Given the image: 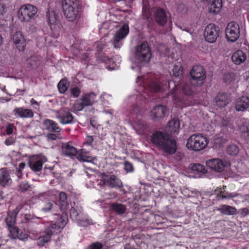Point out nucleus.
<instances>
[{"mask_svg": "<svg viewBox=\"0 0 249 249\" xmlns=\"http://www.w3.org/2000/svg\"><path fill=\"white\" fill-rule=\"evenodd\" d=\"M152 143L165 154H174L177 148L176 141L167 133L157 131L151 136Z\"/></svg>", "mask_w": 249, "mask_h": 249, "instance_id": "nucleus-1", "label": "nucleus"}, {"mask_svg": "<svg viewBox=\"0 0 249 249\" xmlns=\"http://www.w3.org/2000/svg\"><path fill=\"white\" fill-rule=\"evenodd\" d=\"M151 57V52L148 43L143 41L135 49L134 53L135 63L139 68L147 64Z\"/></svg>", "mask_w": 249, "mask_h": 249, "instance_id": "nucleus-2", "label": "nucleus"}, {"mask_svg": "<svg viewBox=\"0 0 249 249\" xmlns=\"http://www.w3.org/2000/svg\"><path fill=\"white\" fill-rule=\"evenodd\" d=\"M208 143L207 139L202 134H193L188 139L186 146L189 150L198 151L205 148Z\"/></svg>", "mask_w": 249, "mask_h": 249, "instance_id": "nucleus-3", "label": "nucleus"}, {"mask_svg": "<svg viewBox=\"0 0 249 249\" xmlns=\"http://www.w3.org/2000/svg\"><path fill=\"white\" fill-rule=\"evenodd\" d=\"M190 74V83L192 85L200 87L204 84L206 78V72L202 66L198 65L194 66Z\"/></svg>", "mask_w": 249, "mask_h": 249, "instance_id": "nucleus-4", "label": "nucleus"}, {"mask_svg": "<svg viewBox=\"0 0 249 249\" xmlns=\"http://www.w3.org/2000/svg\"><path fill=\"white\" fill-rule=\"evenodd\" d=\"M129 33V27L126 24H124L114 34L110 42L115 49H120L123 45V40Z\"/></svg>", "mask_w": 249, "mask_h": 249, "instance_id": "nucleus-5", "label": "nucleus"}, {"mask_svg": "<svg viewBox=\"0 0 249 249\" xmlns=\"http://www.w3.org/2000/svg\"><path fill=\"white\" fill-rule=\"evenodd\" d=\"M46 16L53 36L56 37H57L62 26L56 13L53 9H49L46 13Z\"/></svg>", "mask_w": 249, "mask_h": 249, "instance_id": "nucleus-6", "label": "nucleus"}, {"mask_svg": "<svg viewBox=\"0 0 249 249\" xmlns=\"http://www.w3.org/2000/svg\"><path fill=\"white\" fill-rule=\"evenodd\" d=\"M70 216L74 220L77 221L78 224L80 226L87 227L93 224L91 219L87 218L82 219V209L80 206L75 205L71 206L70 210Z\"/></svg>", "mask_w": 249, "mask_h": 249, "instance_id": "nucleus-7", "label": "nucleus"}, {"mask_svg": "<svg viewBox=\"0 0 249 249\" xmlns=\"http://www.w3.org/2000/svg\"><path fill=\"white\" fill-rule=\"evenodd\" d=\"M68 222V217L66 213H63L62 215L58 217L56 221L50 224L45 230L52 236L60 232Z\"/></svg>", "mask_w": 249, "mask_h": 249, "instance_id": "nucleus-8", "label": "nucleus"}, {"mask_svg": "<svg viewBox=\"0 0 249 249\" xmlns=\"http://www.w3.org/2000/svg\"><path fill=\"white\" fill-rule=\"evenodd\" d=\"M37 12V8L31 4L23 5L18 11V17L21 21L28 22L34 18Z\"/></svg>", "mask_w": 249, "mask_h": 249, "instance_id": "nucleus-9", "label": "nucleus"}, {"mask_svg": "<svg viewBox=\"0 0 249 249\" xmlns=\"http://www.w3.org/2000/svg\"><path fill=\"white\" fill-rule=\"evenodd\" d=\"M96 94L93 92L86 94L73 104V109L75 111H81L85 107L92 106Z\"/></svg>", "mask_w": 249, "mask_h": 249, "instance_id": "nucleus-10", "label": "nucleus"}, {"mask_svg": "<svg viewBox=\"0 0 249 249\" xmlns=\"http://www.w3.org/2000/svg\"><path fill=\"white\" fill-rule=\"evenodd\" d=\"M225 32L227 39L234 42L240 36L239 25L234 21L230 22L227 25Z\"/></svg>", "mask_w": 249, "mask_h": 249, "instance_id": "nucleus-11", "label": "nucleus"}, {"mask_svg": "<svg viewBox=\"0 0 249 249\" xmlns=\"http://www.w3.org/2000/svg\"><path fill=\"white\" fill-rule=\"evenodd\" d=\"M47 161V158L43 156L34 155L29 158L28 163L33 171L37 172L41 170L43 164Z\"/></svg>", "mask_w": 249, "mask_h": 249, "instance_id": "nucleus-12", "label": "nucleus"}, {"mask_svg": "<svg viewBox=\"0 0 249 249\" xmlns=\"http://www.w3.org/2000/svg\"><path fill=\"white\" fill-rule=\"evenodd\" d=\"M219 35V29L213 24H209L205 29L204 36L206 41L214 42Z\"/></svg>", "mask_w": 249, "mask_h": 249, "instance_id": "nucleus-13", "label": "nucleus"}, {"mask_svg": "<svg viewBox=\"0 0 249 249\" xmlns=\"http://www.w3.org/2000/svg\"><path fill=\"white\" fill-rule=\"evenodd\" d=\"M56 118L59 119L62 124H68L72 123L73 117L71 113L67 109L61 108L56 111Z\"/></svg>", "mask_w": 249, "mask_h": 249, "instance_id": "nucleus-14", "label": "nucleus"}, {"mask_svg": "<svg viewBox=\"0 0 249 249\" xmlns=\"http://www.w3.org/2000/svg\"><path fill=\"white\" fill-rule=\"evenodd\" d=\"M167 111V107L165 106L157 105L151 110V118L154 121H158L163 118Z\"/></svg>", "mask_w": 249, "mask_h": 249, "instance_id": "nucleus-15", "label": "nucleus"}, {"mask_svg": "<svg viewBox=\"0 0 249 249\" xmlns=\"http://www.w3.org/2000/svg\"><path fill=\"white\" fill-rule=\"evenodd\" d=\"M179 90H181L183 94L187 96H193L194 95V92L191 88V85L189 83H184L181 85H175L173 90L171 92L173 98H176L177 92Z\"/></svg>", "mask_w": 249, "mask_h": 249, "instance_id": "nucleus-16", "label": "nucleus"}, {"mask_svg": "<svg viewBox=\"0 0 249 249\" xmlns=\"http://www.w3.org/2000/svg\"><path fill=\"white\" fill-rule=\"evenodd\" d=\"M206 163L208 167L218 172H222L225 168V165L223 161L218 159L208 160Z\"/></svg>", "mask_w": 249, "mask_h": 249, "instance_id": "nucleus-17", "label": "nucleus"}, {"mask_svg": "<svg viewBox=\"0 0 249 249\" xmlns=\"http://www.w3.org/2000/svg\"><path fill=\"white\" fill-rule=\"evenodd\" d=\"M13 39L17 48L19 51H23L26 46V43L22 34L19 31H17L13 35Z\"/></svg>", "mask_w": 249, "mask_h": 249, "instance_id": "nucleus-18", "label": "nucleus"}, {"mask_svg": "<svg viewBox=\"0 0 249 249\" xmlns=\"http://www.w3.org/2000/svg\"><path fill=\"white\" fill-rule=\"evenodd\" d=\"M155 18L156 22L160 26H164L167 21V16L164 10L158 8L155 12Z\"/></svg>", "mask_w": 249, "mask_h": 249, "instance_id": "nucleus-19", "label": "nucleus"}, {"mask_svg": "<svg viewBox=\"0 0 249 249\" xmlns=\"http://www.w3.org/2000/svg\"><path fill=\"white\" fill-rule=\"evenodd\" d=\"M249 107V97L242 96L238 98L235 103V108L238 111H243Z\"/></svg>", "mask_w": 249, "mask_h": 249, "instance_id": "nucleus-20", "label": "nucleus"}, {"mask_svg": "<svg viewBox=\"0 0 249 249\" xmlns=\"http://www.w3.org/2000/svg\"><path fill=\"white\" fill-rule=\"evenodd\" d=\"M63 10L66 18L69 21H73L78 18V11L77 9H75L73 6L64 7Z\"/></svg>", "mask_w": 249, "mask_h": 249, "instance_id": "nucleus-21", "label": "nucleus"}, {"mask_svg": "<svg viewBox=\"0 0 249 249\" xmlns=\"http://www.w3.org/2000/svg\"><path fill=\"white\" fill-rule=\"evenodd\" d=\"M208 5L209 13L216 15L219 13L222 7V0H210Z\"/></svg>", "mask_w": 249, "mask_h": 249, "instance_id": "nucleus-22", "label": "nucleus"}, {"mask_svg": "<svg viewBox=\"0 0 249 249\" xmlns=\"http://www.w3.org/2000/svg\"><path fill=\"white\" fill-rule=\"evenodd\" d=\"M107 185L111 188L119 189L122 187L123 183L120 178L115 175H108Z\"/></svg>", "mask_w": 249, "mask_h": 249, "instance_id": "nucleus-23", "label": "nucleus"}, {"mask_svg": "<svg viewBox=\"0 0 249 249\" xmlns=\"http://www.w3.org/2000/svg\"><path fill=\"white\" fill-rule=\"evenodd\" d=\"M246 59V54L240 50L234 52L231 57L232 62L236 65H240L244 62Z\"/></svg>", "mask_w": 249, "mask_h": 249, "instance_id": "nucleus-24", "label": "nucleus"}, {"mask_svg": "<svg viewBox=\"0 0 249 249\" xmlns=\"http://www.w3.org/2000/svg\"><path fill=\"white\" fill-rule=\"evenodd\" d=\"M15 115L21 118H32L34 116L33 111L23 107L15 108L14 110Z\"/></svg>", "mask_w": 249, "mask_h": 249, "instance_id": "nucleus-25", "label": "nucleus"}, {"mask_svg": "<svg viewBox=\"0 0 249 249\" xmlns=\"http://www.w3.org/2000/svg\"><path fill=\"white\" fill-rule=\"evenodd\" d=\"M63 153L69 156H76L78 153L77 149L71 145V142L63 144L62 146Z\"/></svg>", "mask_w": 249, "mask_h": 249, "instance_id": "nucleus-26", "label": "nucleus"}, {"mask_svg": "<svg viewBox=\"0 0 249 249\" xmlns=\"http://www.w3.org/2000/svg\"><path fill=\"white\" fill-rule=\"evenodd\" d=\"M216 210L222 214L227 215H234L237 213L235 207L227 205H222L219 208H216Z\"/></svg>", "mask_w": 249, "mask_h": 249, "instance_id": "nucleus-27", "label": "nucleus"}, {"mask_svg": "<svg viewBox=\"0 0 249 249\" xmlns=\"http://www.w3.org/2000/svg\"><path fill=\"white\" fill-rule=\"evenodd\" d=\"M43 124L46 127V129L49 131L58 133L61 130L58 124L53 120L45 119Z\"/></svg>", "mask_w": 249, "mask_h": 249, "instance_id": "nucleus-28", "label": "nucleus"}, {"mask_svg": "<svg viewBox=\"0 0 249 249\" xmlns=\"http://www.w3.org/2000/svg\"><path fill=\"white\" fill-rule=\"evenodd\" d=\"M179 121L178 119H174L169 121L166 130L169 131L171 134L178 133L179 129Z\"/></svg>", "mask_w": 249, "mask_h": 249, "instance_id": "nucleus-29", "label": "nucleus"}, {"mask_svg": "<svg viewBox=\"0 0 249 249\" xmlns=\"http://www.w3.org/2000/svg\"><path fill=\"white\" fill-rule=\"evenodd\" d=\"M215 102L217 106L224 107L228 104L229 99L226 94L219 93L215 97Z\"/></svg>", "mask_w": 249, "mask_h": 249, "instance_id": "nucleus-30", "label": "nucleus"}, {"mask_svg": "<svg viewBox=\"0 0 249 249\" xmlns=\"http://www.w3.org/2000/svg\"><path fill=\"white\" fill-rule=\"evenodd\" d=\"M12 183V180L8 172L5 169H2L0 174V185L3 186L9 185Z\"/></svg>", "mask_w": 249, "mask_h": 249, "instance_id": "nucleus-31", "label": "nucleus"}, {"mask_svg": "<svg viewBox=\"0 0 249 249\" xmlns=\"http://www.w3.org/2000/svg\"><path fill=\"white\" fill-rule=\"evenodd\" d=\"M25 222L28 224V226L35 227L38 225L40 218L31 214H26L24 215Z\"/></svg>", "mask_w": 249, "mask_h": 249, "instance_id": "nucleus-32", "label": "nucleus"}, {"mask_svg": "<svg viewBox=\"0 0 249 249\" xmlns=\"http://www.w3.org/2000/svg\"><path fill=\"white\" fill-rule=\"evenodd\" d=\"M222 126V132L230 133L233 131V126L232 123L227 118H223L221 123Z\"/></svg>", "mask_w": 249, "mask_h": 249, "instance_id": "nucleus-33", "label": "nucleus"}, {"mask_svg": "<svg viewBox=\"0 0 249 249\" xmlns=\"http://www.w3.org/2000/svg\"><path fill=\"white\" fill-rule=\"evenodd\" d=\"M18 208H17L15 212L8 213L5 219V222L8 227H12L15 225L16 214L18 213Z\"/></svg>", "mask_w": 249, "mask_h": 249, "instance_id": "nucleus-34", "label": "nucleus"}, {"mask_svg": "<svg viewBox=\"0 0 249 249\" xmlns=\"http://www.w3.org/2000/svg\"><path fill=\"white\" fill-rule=\"evenodd\" d=\"M230 139L229 133L225 132L215 139V143L219 146H222L224 144L228 142Z\"/></svg>", "mask_w": 249, "mask_h": 249, "instance_id": "nucleus-35", "label": "nucleus"}, {"mask_svg": "<svg viewBox=\"0 0 249 249\" xmlns=\"http://www.w3.org/2000/svg\"><path fill=\"white\" fill-rule=\"evenodd\" d=\"M51 237V235L46 230L37 240V244L40 247H43L48 242Z\"/></svg>", "mask_w": 249, "mask_h": 249, "instance_id": "nucleus-36", "label": "nucleus"}, {"mask_svg": "<svg viewBox=\"0 0 249 249\" xmlns=\"http://www.w3.org/2000/svg\"><path fill=\"white\" fill-rule=\"evenodd\" d=\"M59 203L60 209L63 212V213H65V211L66 210L68 206L67 197L65 193L61 192L60 193Z\"/></svg>", "mask_w": 249, "mask_h": 249, "instance_id": "nucleus-37", "label": "nucleus"}, {"mask_svg": "<svg viewBox=\"0 0 249 249\" xmlns=\"http://www.w3.org/2000/svg\"><path fill=\"white\" fill-rule=\"evenodd\" d=\"M110 207L112 210L118 214H124L126 210V206L122 204L113 203L111 204Z\"/></svg>", "mask_w": 249, "mask_h": 249, "instance_id": "nucleus-38", "label": "nucleus"}, {"mask_svg": "<svg viewBox=\"0 0 249 249\" xmlns=\"http://www.w3.org/2000/svg\"><path fill=\"white\" fill-rule=\"evenodd\" d=\"M240 129L242 137L245 140H249V124L247 122L243 123L240 127Z\"/></svg>", "mask_w": 249, "mask_h": 249, "instance_id": "nucleus-39", "label": "nucleus"}, {"mask_svg": "<svg viewBox=\"0 0 249 249\" xmlns=\"http://www.w3.org/2000/svg\"><path fill=\"white\" fill-rule=\"evenodd\" d=\"M142 15L147 19L150 18L151 16V12L147 0L142 1Z\"/></svg>", "mask_w": 249, "mask_h": 249, "instance_id": "nucleus-40", "label": "nucleus"}, {"mask_svg": "<svg viewBox=\"0 0 249 249\" xmlns=\"http://www.w3.org/2000/svg\"><path fill=\"white\" fill-rule=\"evenodd\" d=\"M76 156L79 161L89 162L93 160V157L86 155V153L83 151V149H81L80 152L78 153Z\"/></svg>", "mask_w": 249, "mask_h": 249, "instance_id": "nucleus-41", "label": "nucleus"}, {"mask_svg": "<svg viewBox=\"0 0 249 249\" xmlns=\"http://www.w3.org/2000/svg\"><path fill=\"white\" fill-rule=\"evenodd\" d=\"M190 168L193 171L205 174L207 172L205 167L199 163H193L190 165Z\"/></svg>", "mask_w": 249, "mask_h": 249, "instance_id": "nucleus-42", "label": "nucleus"}, {"mask_svg": "<svg viewBox=\"0 0 249 249\" xmlns=\"http://www.w3.org/2000/svg\"><path fill=\"white\" fill-rule=\"evenodd\" d=\"M69 83L66 79H62L58 83L57 87L60 93H64L68 89Z\"/></svg>", "mask_w": 249, "mask_h": 249, "instance_id": "nucleus-43", "label": "nucleus"}, {"mask_svg": "<svg viewBox=\"0 0 249 249\" xmlns=\"http://www.w3.org/2000/svg\"><path fill=\"white\" fill-rule=\"evenodd\" d=\"M236 80V76L233 73H228L224 76L223 80L227 84H231Z\"/></svg>", "mask_w": 249, "mask_h": 249, "instance_id": "nucleus-44", "label": "nucleus"}, {"mask_svg": "<svg viewBox=\"0 0 249 249\" xmlns=\"http://www.w3.org/2000/svg\"><path fill=\"white\" fill-rule=\"evenodd\" d=\"M227 152L229 155H236L239 152V148L237 145L231 144L227 147Z\"/></svg>", "mask_w": 249, "mask_h": 249, "instance_id": "nucleus-45", "label": "nucleus"}, {"mask_svg": "<svg viewBox=\"0 0 249 249\" xmlns=\"http://www.w3.org/2000/svg\"><path fill=\"white\" fill-rule=\"evenodd\" d=\"M134 127L140 133L143 132L147 128L145 123L142 120L138 121Z\"/></svg>", "mask_w": 249, "mask_h": 249, "instance_id": "nucleus-46", "label": "nucleus"}, {"mask_svg": "<svg viewBox=\"0 0 249 249\" xmlns=\"http://www.w3.org/2000/svg\"><path fill=\"white\" fill-rule=\"evenodd\" d=\"M149 88L152 92H157L160 89V86L159 84L155 81H151L148 85Z\"/></svg>", "mask_w": 249, "mask_h": 249, "instance_id": "nucleus-47", "label": "nucleus"}, {"mask_svg": "<svg viewBox=\"0 0 249 249\" xmlns=\"http://www.w3.org/2000/svg\"><path fill=\"white\" fill-rule=\"evenodd\" d=\"M53 207V204L48 200H45L42 206V210L44 212H48L50 211Z\"/></svg>", "mask_w": 249, "mask_h": 249, "instance_id": "nucleus-48", "label": "nucleus"}, {"mask_svg": "<svg viewBox=\"0 0 249 249\" xmlns=\"http://www.w3.org/2000/svg\"><path fill=\"white\" fill-rule=\"evenodd\" d=\"M173 75L175 77H179L182 74L181 67L178 66H174L173 69Z\"/></svg>", "mask_w": 249, "mask_h": 249, "instance_id": "nucleus-49", "label": "nucleus"}, {"mask_svg": "<svg viewBox=\"0 0 249 249\" xmlns=\"http://www.w3.org/2000/svg\"><path fill=\"white\" fill-rule=\"evenodd\" d=\"M10 228H11L10 231L11 233L12 237L13 238H16L19 232L18 228L17 227H15L14 226Z\"/></svg>", "mask_w": 249, "mask_h": 249, "instance_id": "nucleus-50", "label": "nucleus"}, {"mask_svg": "<svg viewBox=\"0 0 249 249\" xmlns=\"http://www.w3.org/2000/svg\"><path fill=\"white\" fill-rule=\"evenodd\" d=\"M70 90L71 94L74 97H78L81 92L80 89L77 87L71 88Z\"/></svg>", "mask_w": 249, "mask_h": 249, "instance_id": "nucleus-51", "label": "nucleus"}, {"mask_svg": "<svg viewBox=\"0 0 249 249\" xmlns=\"http://www.w3.org/2000/svg\"><path fill=\"white\" fill-rule=\"evenodd\" d=\"M101 179L98 183V184L101 186H103L105 185H107V180L108 175L102 174L101 175Z\"/></svg>", "mask_w": 249, "mask_h": 249, "instance_id": "nucleus-52", "label": "nucleus"}, {"mask_svg": "<svg viewBox=\"0 0 249 249\" xmlns=\"http://www.w3.org/2000/svg\"><path fill=\"white\" fill-rule=\"evenodd\" d=\"M124 169L127 172H131L134 170L132 164L128 161L124 163Z\"/></svg>", "mask_w": 249, "mask_h": 249, "instance_id": "nucleus-53", "label": "nucleus"}, {"mask_svg": "<svg viewBox=\"0 0 249 249\" xmlns=\"http://www.w3.org/2000/svg\"><path fill=\"white\" fill-rule=\"evenodd\" d=\"M19 188L21 192H25L29 189L30 186L28 183L22 182L20 184Z\"/></svg>", "mask_w": 249, "mask_h": 249, "instance_id": "nucleus-54", "label": "nucleus"}, {"mask_svg": "<svg viewBox=\"0 0 249 249\" xmlns=\"http://www.w3.org/2000/svg\"><path fill=\"white\" fill-rule=\"evenodd\" d=\"M239 212L242 217H245L249 214V207L242 208L239 210Z\"/></svg>", "mask_w": 249, "mask_h": 249, "instance_id": "nucleus-55", "label": "nucleus"}, {"mask_svg": "<svg viewBox=\"0 0 249 249\" xmlns=\"http://www.w3.org/2000/svg\"><path fill=\"white\" fill-rule=\"evenodd\" d=\"M103 245L99 242L93 243L90 245V249H102Z\"/></svg>", "mask_w": 249, "mask_h": 249, "instance_id": "nucleus-56", "label": "nucleus"}, {"mask_svg": "<svg viewBox=\"0 0 249 249\" xmlns=\"http://www.w3.org/2000/svg\"><path fill=\"white\" fill-rule=\"evenodd\" d=\"M75 0H63V7L73 6Z\"/></svg>", "mask_w": 249, "mask_h": 249, "instance_id": "nucleus-57", "label": "nucleus"}, {"mask_svg": "<svg viewBox=\"0 0 249 249\" xmlns=\"http://www.w3.org/2000/svg\"><path fill=\"white\" fill-rule=\"evenodd\" d=\"M7 11L6 6L2 3H0V18L4 15Z\"/></svg>", "mask_w": 249, "mask_h": 249, "instance_id": "nucleus-58", "label": "nucleus"}, {"mask_svg": "<svg viewBox=\"0 0 249 249\" xmlns=\"http://www.w3.org/2000/svg\"><path fill=\"white\" fill-rule=\"evenodd\" d=\"M16 141L15 138L10 137L7 138L4 142L5 144L7 145H10L13 144Z\"/></svg>", "mask_w": 249, "mask_h": 249, "instance_id": "nucleus-59", "label": "nucleus"}, {"mask_svg": "<svg viewBox=\"0 0 249 249\" xmlns=\"http://www.w3.org/2000/svg\"><path fill=\"white\" fill-rule=\"evenodd\" d=\"M28 235L27 233L21 232L18 233V235L17 237L21 240L24 241L28 238Z\"/></svg>", "mask_w": 249, "mask_h": 249, "instance_id": "nucleus-60", "label": "nucleus"}, {"mask_svg": "<svg viewBox=\"0 0 249 249\" xmlns=\"http://www.w3.org/2000/svg\"><path fill=\"white\" fill-rule=\"evenodd\" d=\"M140 108L138 106H135L134 107V108L131 110V113L133 114L137 115L138 113L140 112Z\"/></svg>", "mask_w": 249, "mask_h": 249, "instance_id": "nucleus-61", "label": "nucleus"}, {"mask_svg": "<svg viewBox=\"0 0 249 249\" xmlns=\"http://www.w3.org/2000/svg\"><path fill=\"white\" fill-rule=\"evenodd\" d=\"M47 137L48 139L51 140H55L57 138V136L56 134L53 133H49L47 135Z\"/></svg>", "mask_w": 249, "mask_h": 249, "instance_id": "nucleus-62", "label": "nucleus"}, {"mask_svg": "<svg viewBox=\"0 0 249 249\" xmlns=\"http://www.w3.org/2000/svg\"><path fill=\"white\" fill-rule=\"evenodd\" d=\"M93 141V137L91 136H89L87 137V140L86 142H85V144L87 145H90Z\"/></svg>", "mask_w": 249, "mask_h": 249, "instance_id": "nucleus-63", "label": "nucleus"}, {"mask_svg": "<svg viewBox=\"0 0 249 249\" xmlns=\"http://www.w3.org/2000/svg\"><path fill=\"white\" fill-rule=\"evenodd\" d=\"M6 133L7 134L10 135L13 132V128L11 125H8L6 127Z\"/></svg>", "mask_w": 249, "mask_h": 249, "instance_id": "nucleus-64", "label": "nucleus"}]
</instances>
